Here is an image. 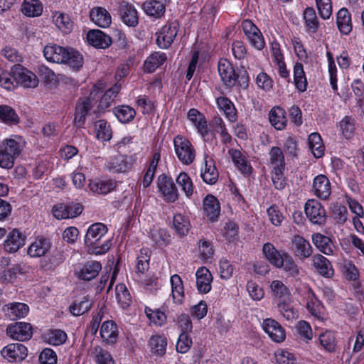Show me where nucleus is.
I'll list each match as a JSON object with an SVG mask.
<instances>
[{
  "instance_id": "393cba45",
  "label": "nucleus",
  "mask_w": 364,
  "mask_h": 364,
  "mask_svg": "<svg viewBox=\"0 0 364 364\" xmlns=\"http://www.w3.org/2000/svg\"><path fill=\"white\" fill-rule=\"evenodd\" d=\"M5 316L11 321L25 317L28 313V306L23 303H14L3 307Z\"/></svg>"
},
{
  "instance_id": "e2e57ef3",
  "label": "nucleus",
  "mask_w": 364,
  "mask_h": 364,
  "mask_svg": "<svg viewBox=\"0 0 364 364\" xmlns=\"http://www.w3.org/2000/svg\"><path fill=\"white\" fill-rule=\"evenodd\" d=\"M166 229H150L149 234L156 244L162 245L170 242V235H166Z\"/></svg>"
},
{
  "instance_id": "6e6d98bb",
  "label": "nucleus",
  "mask_w": 364,
  "mask_h": 364,
  "mask_svg": "<svg viewBox=\"0 0 364 364\" xmlns=\"http://www.w3.org/2000/svg\"><path fill=\"white\" fill-rule=\"evenodd\" d=\"M46 341L53 346H59L65 342L67 334L62 330H50L46 335Z\"/></svg>"
},
{
  "instance_id": "ea45409f",
  "label": "nucleus",
  "mask_w": 364,
  "mask_h": 364,
  "mask_svg": "<svg viewBox=\"0 0 364 364\" xmlns=\"http://www.w3.org/2000/svg\"><path fill=\"white\" fill-rule=\"evenodd\" d=\"M21 11L29 17L38 16L42 14L43 5L38 0H24L21 6Z\"/></svg>"
},
{
  "instance_id": "a878e982",
  "label": "nucleus",
  "mask_w": 364,
  "mask_h": 364,
  "mask_svg": "<svg viewBox=\"0 0 364 364\" xmlns=\"http://www.w3.org/2000/svg\"><path fill=\"white\" fill-rule=\"evenodd\" d=\"M132 162L130 159L124 155L114 157L109 161L106 167L112 173H123L132 168Z\"/></svg>"
},
{
  "instance_id": "f257e3e1",
  "label": "nucleus",
  "mask_w": 364,
  "mask_h": 364,
  "mask_svg": "<svg viewBox=\"0 0 364 364\" xmlns=\"http://www.w3.org/2000/svg\"><path fill=\"white\" fill-rule=\"evenodd\" d=\"M173 145L178 159L186 165H189L195 159V149L191 143L185 137L177 135L173 139Z\"/></svg>"
},
{
  "instance_id": "338daca9",
  "label": "nucleus",
  "mask_w": 364,
  "mask_h": 364,
  "mask_svg": "<svg viewBox=\"0 0 364 364\" xmlns=\"http://www.w3.org/2000/svg\"><path fill=\"white\" fill-rule=\"evenodd\" d=\"M145 313L151 321L159 326H161L166 319L165 314L159 309L152 310L150 308L146 307Z\"/></svg>"
},
{
  "instance_id": "20e7f679",
  "label": "nucleus",
  "mask_w": 364,
  "mask_h": 364,
  "mask_svg": "<svg viewBox=\"0 0 364 364\" xmlns=\"http://www.w3.org/2000/svg\"><path fill=\"white\" fill-rule=\"evenodd\" d=\"M13 73H14L17 85H21L23 87L34 88L38 85L37 76L21 65H14Z\"/></svg>"
},
{
  "instance_id": "dca6fc26",
  "label": "nucleus",
  "mask_w": 364,
  "mask_h": 364,
  "mask_svg": "<svg viewBox=\"0 0 364 364\" xmlns=\"http://www.w3.org/2000/svg\"><path fill=\"white\" fill-rule=\"evenodd\" d=\"M291 249L295 256L301 260L309 257L312 254V247L304 237L296 235L291 242Z\"/></svg>"
},
{
  "instance_id": "f3484780",
  "label": "nucleus",
  "mask_w": 364,
  "mask_h": 364,
  "mask_svg": "<svg viewBox=\"0 0 364 364\" xmlns=\"http://www.w3.org/2000/svg\"><path fill=\"white\" fill-rule=\"evenodd\" d=\"M102 269L100 262L97 261H89L82 267L75 270V274L77 278L85 281H90L95 278Z\"/></svg>"
},
{
  "instance_id": "a18cd8bd",
  "label": "nucleus",
  "mask_w": 364,
  "mask_h": 364,
  "mask_svg": "<svg viewBox=\"0 0 364 364\" xmlns=\"http://www.w3.org/2000/svg\"><path fill=\"white\" fill-rule=\"evenodd\" d=\"M92 306V301L88 296L83 297V299L79 302H73L69 307L70 312L75 316L82 315L87 312Z\"/></svg>"
},
{
  "instance_id": "0eeeda50",
  "label": "nucleus",
  "mask_w": 364,
  "mask_h": 364,
  "mask_svg": "<svg viewBox=\"0 0 364 364\" xmlns=\"http://www.w3.org/2000/svg\"><path fill=\"white\" fill-rule=\"evenodd\" d=\"M119 14L122 22L128 26L134 27L138 24L137 11L132 3L122 1L119 6Z\"/></svg>"
},
{
  "instance_id": "473e14b6",
  "label": "nucleus",
  "mask_w": 364,
  "mask_h": 364,
  "mask_svg": "<svg viewBox=\"0 0 364 364\" xmlns=\"http://www.w3.org/2000/svg\"><path fill=\"white\" fill-rule=\"evenodd\" d=\"M62 63L67 65L73 70H78L82 67L83 57L75 49L69 48L65 55V59L63 60Z\"/></svg>"
},
{
  "instance_id": "13d9d810",
  "label": "nucleus",
  "mask_w": 364,
  "mask_h": 364,
  "mask_svg": "<svg viewBox=\"0 0 364 364\" xmlns=\"http://www.w3.org/2000/svg\"><path fill=\"white\" fill-rule=\"evenodd\" d=\"M24 265L21 264H14L11 268L4 269L1 272V278L7 282H13L17 277V274H23Z\"/></svg>"
},
{
  "instance_id": "9b49d317",
  "label": "nucleus",
  "mask_w": 364,
  "mask_h": 364,
  "mask_svg": "<svg viewBox=\"0 0 364 364\" xmlns=\"http://www.w3.org/2000/svg\"><path fill=\"white\" fill-rule=\"evenodd\" d=\"M23 146L24 141L19 136L5 139L0 143V149L4 153L11 154V157L14 159L19 156Z\"/></svg>"
},
{
  "instance_id": "4d7b16f0",
  "label": "nucleus",
  "mask_w": 364,
  "mask_h": 364,
  "mask_svg": "<svg viewBox=\"0 0 364 364\" xmlns=\"http://www.w3.org/2000/svg\"><path fill=\"white\" fill-rule=\"evenodd\" d=\"M270 287L274 296L278 298V301L284 300L290 297L289 291L281 281H273L270 285Z\"/></svg>"
},
{
  "instance_id": "5fc2aeb1",
  "label": "nucleus",
  "mask_w": 364,
  "mask_h": 364,
  "mask_svg": "<svg viewBox=\"0 0 364 364\" xmlns=\"http://www.w3.org/2000/svg\"><path fill=\"white\" fill-rule=\"evenodd\" d=\"M0 86L7 90H14L16 86V80L13 73V67L10 72L4 71L0 68Z\"/></svg>"
},
{
  "instance_id": "9d476101",
  "label": "nucleus",
  "mask_w": 364,
  "mask_h": 364,
  "mask_svg": "<svg viewBox=\"0 0 364 364\" xmlns=\"http://www.w3.org/2000/svg\"><path fill=\"white\" fill-rule=\"evenodd\" d=\"M218 70L225 86L232 87L236 85V71L230 61L226 59L220 60Z\"/></svg>"
},
{
  "instance_id": "cd10ccee",
  "label": "nucleus",
  "mask_w": 364,
  "mask_h": 364,
  "mask_svg": "<svg viewBox=\"0 0 364 364\" xmlns=\"http://www.w3.org/2000/svg\"><path fill=\"white\" fill-rule=\"evenodd\" d=\"M313 265L318 272L327 278L333 277V269L329 260L321 255H316L313 257Z\"/></svg>"
},
{
  "instance_id": "bb28decb",
  "label": "nucleus",
  "mask_w": 364,
  "mask_h": 364,
  "mask_svg": "<svg viewBox=\"0 0 364 364\" xmlns=\"http://www.w3.org/2000/svg\"><path fill=\"white\" fill-rule=\"evenodd\" d=\"M200 176L208 184H214L218 178V172L215 166L214 161L208 156H205V167L201 171Z\"/></svg>"
},
{
  "instance_id": "b1692460",
  "label": "nucleus",
  "mask_w": 364,
  "mask_h": 364,
  "mask_svg": "<svg viewBox=\"0 0 364 364\" xmlns=\"http://www.w3.org/2000/svg\"><path fill=\"white\" fill-rule=\"evenodd\" d=\"M196 286L200 292L208 293L211 289L213 277L210 271L205 267H200L196 273Z\"/></svg>"
},
{
  "instance_id": "4be33fe9",
  "label": "nucleus",
  "mask_w": 364,
  "mask_h": 364,
  "mask_svg": "<svg viewBox=\"0 0 364 364\" xmlns=\"http://www.w3.org/2000/svg\"><path fill=\"white\" fill-rule=\"evenodd\" d=\"M90 20L97 26L107 28L112 23L110 14L103 7H95L90 11Z\"/></svg>"
},
{
  "instance_id": "680f3d73",
  "label": "nucleus",
  "mask_w": 364,
  "mask_h": 364,
  "mask_svg": "<svg viewBox=\"0 0 364 364\" xmlns=\"http://www.w3.org/2000/svg\"><path fill=\"white\" fill-rule=\"evenodd\" d=\"M166 341L165 338L154 336L151 338L150 346L153 353L162 355L166 352Z\"/></svg>"
},
{
  "instance_id": "f8f14e48",
  "label": "nucleus",
  "mask_w": 364,
  "mask_h": 364,
  "mask_svg": "<svg viewBox=\"0 0 364 364\" xmlns=\"http://www.w3.org/2000/svg\"><path fill=\"white\" fill-rule=\"evenodd\" d=\"M331 183L323 174L316 176L313 181V191L316 197L321 200H327L331 195Z\"/></svg>"
},
{
  "instance_id": "864d4df0",
  "label": "nucleus",
  "mask_w": 364,
  "mask_h": 364,
  "mask_svg": "<svg viewBox=\"0 0 364 364\" xmlns=\"http://www.w3.org/2000/svg\"><path fill=\"white\" fill-rule=\"evenodd\" d=\"M95 129L97 137L102 141H109L112 138V129L110 126L104 119H100L95 123Z\"/></svg>"
},
{
  "instance_id": "6ab92c4d",
  "label": "nucleus",
  "mask_w": 364,
  "mask_h": 364,
  "mask_svg": "<svg viewBox=\"0 0 364 364\" xmlns=\"http://www.w3.org/2000/svg\"><path fill=\"white\" fill-rule=\"evenodd\" d=\"M87 40L92 46L97 48H107L112 44V38L100 30H92L87 34Z\"/></svg>"
},
{
  "instance_id": "49530a36",
  "label": "nucleus",
  "mask_w": 364,
  "mask_h": 364,
  "mask_svg": "<svg viewBox=\"0 0 364 364\" xmlns=\"http://www.w3.org/2000/svg\"><path fill=\"white\" fill-rule=\"evenodd\" d=\"M172 296L176 303L181 304L184 297L183 286L181 278L178 274L171 277Z\"/></svg>"
},
{
  "instance_id": "5701e85b",
  "label": "nucleus",
  "mask_w": 364,
  "mask_h": 364,
  "mask_svg": "<svg viewBox=\"0 0 364 364\" xmlns=\"http://www.w3.org/2000/svg\"><path fill=\"white\" fill-rule=\"evenodd\" d=\"M51 247L49 239L43 236L38 237L28 249V254L33 257L45 255Z\"/></svg>"
},
{
  "instance_id": "aec40b11",
  "label": "nucleus",
  "mask_w": 364,
  "mask_h": 364,
  "mask_svg": "<svg viewBox=\"0 0 364 364\" xmlns=\"http://www.w3.org/2000/svg\"><path fill=\"white\" fill-rule=\"evenodd\" d=\"M188 119L193 123L198 132L205 138L209 133L207 120L201 112L198 109L192 108L187 114Z\"/></svg>"
},
{
  "instance_id": "7ed1b4c3",
  "label": "nucleus",
  "mask_w": 364,
  "mask_h": 364,
  "mask_svg": "<svg viewBox=\"0 0 364 364\" xmlns=\"http://www.w3.org/2000/svg\"><path fill=\"white\" fill-rule=\"evenodd\" d=\"M6 331L12 339L18 341H28L33 336L32 326L26 322L11 323L7 326Z\"/></svg>"
},
{
  "instance_id": "bf43d9fd",
  "label": "nucleus",
  "mask_w": 364,
  "mask_h": 364,
  "mask_svg": "<svg viewBox=\"0 0 364 364\" xmlns=\"http://www.w3.org/2000/svg\"><path fill=\"white\" fill-rule=\"evenodd\" d=\"M0 119L6 123L16 124L18 122V117L9 106H0Z\"/></svg>"
},
{
  "instance_id": "6e6552de",
  "label": "nucleus",
  "mask_w": 364,
  "mask_h": 364,
  "mask_svg": "<svg viewBox=\"0 0 364 364\" xmlns=\"http://www.w3.org/2000/svg\"><path fill=\"white\" fill-rule=\"evenodd\" d=\"M1 354L9 362L21 361L26 358L28 350L21 343H11L1 350Z\"/></svg>"
},
{
  "instance_id": "de8ad7c7",
  "label": "nucleus",
  "mask_w": 364,
  "mask_h": 364,
  "mask_svg": "<svg viewBox=\"0 0 364 364\" xmlns=\"http://www.w3.org/2000/svg\"><path fill=\"white\" fill-rule=\"evenodd\" d=\"M303 16L308 31L316 33L318 28V21L315 10L311 7H308L304 10Z\"/></svg>"
},
{
  "instance_id": "72a5a7b5",
  "label": "nucleus",
  "mask_w": 364,
  "mask_h": 364,
  "mask_svg": "<svg viewBox=\"0 0 364 364\" xmlns=\"http://www.w3.org/2000/svg\"><path fill=\"white\" fill-rule=\"evenodd\" d=\"M277 308L280 314L288 321L298 318L299 313L291 304V297L278 301Z\"/></svg>"
},
{
  "instance_id": "c03bdc74",
  "label": "nucleus",
  "mask_w": 364,
  "mask_h": 364,
  "mask_svg": "<svg viewBox=\"0 0 364 364\" xmlns=\"http://www.w3.org/2000/svg\"><path fill=\"white\" fill-rule=\"evenodd\" d=\"M309 146L316 158H321L324 154V146L318 133H311L309 136Z\"/></svg>"
},
{
  "instance_id": "2eb2a0df",
  "label": "nucleus",
  "mask_w": 364,
  "mask_h": 364,
  "mask_svg": "<svg viewBox=\"0 0 364 364\" xmlns=\"http://www.w3.org/2000/svg\"><path fill=\"white\" fill-rule=\"evenodd\" d=\"M203 212L208 219L212 222L218 220L220 214V205L218 200L213 195H208L203 200Z\"/></svg>"
},
{
  "instance_id": "423d86ee",
  "label": "nucleus",
  "mask_w": 364,
  "mask_h": 364,
  "mask_svg": "<svg viewBox=\"0 0 364 364\" xmlns=\"http://www.w3.org/2000/svg\"><path fill=\"white\" fill-rule=\"evenodd\" d=\"M178 28L177 22L164 26L156 39L157 45L161 48H167L173 42L178 33Z\"/></svg>"
},
{
  "instance_id": "4c0bfd02",
  "label": "nucleus",
  "mask_w": 364,
  "mask_h": 364,
  "mask_svg": "<svg viewBox=\"0 0 364 364\" xmlns=\"http://www.w3.org/2000/svg\"><path fill=\"white\" fill-rule=\"evenodd\" d=\"M337 26L343 34H348L352 30L351 18L348 9L343 8L337 13Z\"/></svg>"
},
{
  "instance_id": "412c9836",
  "label": "nucleus",
  "mask_w": 364,
  "mask_h": 364,
  "mask_svg": "<svg viewBox=\"0 0 364 364\" xmlns=\"http://www.w3.org/2000/svg\"><path fill=\"white\" fill-rule=\"evenodd\" d=\"M26 236L20 232L18 229H13L7 236L4 247L6 252H16L21 247L24 245Z\"/></svg>"
},
{
  "instance_id": "58836bf2",
  "label": "nucleus",
  "mask_w": 364,
  "mask_h": 364,
  "mask_svg": "<svg viewBox=\"0 0 364 364\" xmlns=\"http://www.w3.org/2000/svg\"><path fill=\"white\" fill-rule=\"evenodd\" d=\"M113 113L117 119L124 124L132 122L136 115L135 109L128 105H120L114 107Z\"/></svg>"
},
{
  "instance_id": "8fccbe9b",
  "label": "nucleus",
  "mask_w": 364,
  "mask_h": 364,
  "mask_svg": "<svg viewBox=\"0 0 364 364\" xmlns=\"http://www.w3.org/2000/svg\"><path fill=\"white\" fill-rule=\"evenodd\" d=\"M270 164L273 169H284V156L282 149L278 146H273L269 151Z\"/></svg>"
},
{
  "instance_id": "7c9ffc66",
  "label": "nucleus",
  "mask_w": 364,
  "mask_h": 364,
  "mask_svg": "<svg viewBox=\"0 0 364 364\" xmlns=\"http://www.w3.org/2000/svg\"><path fill=\"white\" fill-rule=\"evenodd\" d=\"M100 335L107 343H115L118 336L117 324L113 321H105L101 326Z\"/></svg>"
},
{
  "instance_id": "f03ea898",
  "label": "nucleus",
  "mask_w": 364,
  "mask_h": 364,
  "mask_svg": "<svg viewBox=\"0 0 364 364\" xmlns=\"http://www.w3.org/2000/svg\"><path fill=\"white\" fill-rule=\"evenodd\" d=\"M157 186L166 202L174 203L178 199V191L171 178L160 175L157 178Z\"/></svg>"
},
{
  "instance_id": "c756f323",
  "label": "nucleus",
  "mask_w": 364,
  "mask_h": 364,
  "mask_svg": "<svg viewBox=\"0 0 364 364\" xmlns=\"http://www.w3.org/2000/svg\"><path fill=\"white\" fill-rule=\"evenodd\" d=\"M219 109L223 111L226 118L231 122L237 119V112L234 104L226 97H219L216 99Z\"/></svg>"
},
{
  "instance_id": "c9c22d12",
  "label": "nucleus",
  "mask_w": 364,
  "mask_h": 364,
  "mask_svg": "<svg viewBox=\"0 0 364 364\" xmlns=\"http://www.w3.org/2000/svg\"><path fill=\"white\" fill-rule=\"evenodd\" d=\"M263 253L266 259L274 267H281L283 264V257L271 243H266L263 246Z\"/></svg>"
},
{
  "instance_id": "a211bd4d",
  "label": "nucleus",
  "mask_w": 364,
  "mask_h": 364,
  "mask_svg": "<svg viewBox=\"0 0 364 364\" xmlns=\"http://www.w3.org/2000/svg\"><path fill=\"white\" fill-rule=\"evenodd\" d=\"M68 48L57 44H48L44 47L43 55L48 61L61 63Z\"/></svg>"
},
{
  "instance_id": "f704fd0d",
  "label": "nucleus",
  "mask_w": 364,
  "mask_h": 364,
  "mask_svg": "<svg viewBox=\"0 0 364 364\" xmlns=\"http://www.w3.org/2000/svg\"><path fill=\"white\" fill-rule=\"evenodd\" d=\"M142 9L147 15L158 18L164 15L166 7L159 1L149 0L143 3Z\"/></svg>"
},
{
  "instance_id": "c85d7f7f",
  "label": "nucleus",
  "mask_w": 364,
  "mask_h": 364,
  "mask_svg": "<svg viewBox=\"0 0 364 364\" xmlns=\"http://www.w3.org/2000/svg\"><path fill=\"white\" fill-rule=\"evenodd\" d=\"M232 161L235 165L238 168L241 173L244 174H250L252 171V166L247 160L245 156L239 150L235 149H230L228 151Z\"/></svg>"
},
{
  "instance_id": "052dcab7",
  "label": "nucleus",
  "mask_w": 364,
  "mask_h": 364,
  "mask_svg": "<svg viewBox=\"0 0 364 364\" xmlns=\"http://www.w3.org/2000/svg\"><path fill=\"white\" fill-rule=\"evenodd\" d=\"M355 119L350 116H346L340 122V128L346 139H350L355 131Z\"/></svg>"
},
{
  "instance_id": "2f4dec72",
  "label": "nucleus",
  "mask_w": 364,
  "mask_h": 364,
  "mask_svg": "<svg viewBox=\"0 0 364 364\" xmlns=\"http://www.w3.org/2000/svg\"><path fill=\"white\" fill-rule=\"evenodd\" d=\"M269 119L272 126L277 130H282L286 127L285 111L279 107H274L270 110Z\"/></svg>"
},
{
  "instance_id": "a19ab883",
  "label": "nucleus",
  "mask_w": 364,
  "mask_h": 364,
  "mask_svg": "<svg viewBox=\"0 0 364 364\" xmlns=\"http://www.w3.org/2000/svg\"><path fill=\"white\" fill-rule=\"evenodd\" d=\"M89 187L95 193L105 195L114 189L115 183L110 180H94L90 182Z\"/></svg>"
},
{
  "instance_id": "37998d69",
  "label": "nucleus",
  "mask_w": 364,
  "mask_h": 364,
  "mask_svg": "<svg viewBox=\"0 0 364 364\" xmlns=\"http://www.w3.org/2000/svg\"><path fill=\"white\" fill-rule=\"evenodd\" d=\"M294 80L296 89L300 92H304L307 88V80L304 70L303 65L296 63L294 67Z\"/></svg>"
},
{
  "instance_id": "774afa93",
  "label": "nucleus",
  "mask_w": 364,
  "mask_h": 364,
  "mask_svg": "<svg viewBox=\"0 0 364 364\" xmlns=\"http://www.w3.org/2000/svg\"><path fill=\"white\" fill-rule=\"evenodd\" d=\"M278 364H296V358L293 353L287 350H280L275 354Z\"/></svg>"
},
{
  "instance_id": "79ce46f5",
  "label": "nucleus",
  "mask_w": 364,
  "mask_h": 364,
  "mask_svg": "<svg viewBox=\"0 0 364 364\" xmlns=\"http://www.w3.org/2000/svg\"><path fill=\"white\" fill-rule=\"evenodd\" d=\"M312 240L316 247L323 253L330 255L333 252V243L329 237L317 233L313 235Z\"/></svg>"
},
{
  "instance_id": "1a4fd4ad",
  "label": "nucleus",
  "mask_w": 364,
  "mask_h": 364,
  "mask_svg": "<svg viewBox=\"0 0 364 364\" xmlns=\"http://www.w3.org/2000/svg\"><path fill=\"white\" fill-rule=\"evenodd\" d=\"M92 103L90 97L80 98L75 106L74 124L77 128L83 127L88 112L92 109Z\"/></svg>"
},
{
  "instance_id": "69168bd1",
  "label": "nucleus",
  "mask_w": 364,
  "mask_h": 364,
  "mask_svg": "<svg viewBox=\"0 0 364 364\" xmlns=\"http://www.w3.org/2000/svg\"><path fill=\"white\" fill-rule=\"evenodd\" d=\"M321 345L328 352H332L335 349V338L331 331H326L319 336Z\"/></svg>"
},
{
  "instance_id": "4468645a",
  "label": "nucleus",
  "mask_w": 364,
  "mask_h": 364,
  "mask_svg": "<svg viewBox=\"0 0 364 364\" xmlns=\"http://www.w3.org/2000/svg\"><path fill=\"white\" fill-rule=\"evenodd\" d=\"M65 251L61 248H55L48 256L41 261V267L46 270H53L65 259Z\"/></svg>"
},
{
  "instance_id": "0e129e2a",
  "label": "nucleus",
  "mask_w": 364,
  "mask_h": 364,
  "mask_svg": "<svg viewBox=\"0 0 364 364\" xmlns=\"http://www.w3.org/2000/svg\"><path fill=\"white\" fill-rule=\"evenodd\" d=\"M316 2L320 16L323 19H328L332 14L331 1L316 0Z\"/></svg>"
},
{
  "instance_id": "09e8293b",
  "label": "nucleus",
  "mask_w": 364,
  "mask_h": 364,
  "mask_svg": "<svg viewBox=\"0 0 364 364\" xmlns=\"http://www.w3.org/2000/svg\"><path fill=\"white\" fill-rule=\"evenodd\" d=\"M120 85L115 84L108 90H107L102 95L100 100L99 108L104 110L111 106L112 102L114 101L117 95L120 90Z\"/></svg>"
},
{
  "instance_id": "39448f33",
  "label": "nucleus",
  "mask_w": 364,
  "mask_h": 364,
  "mask_svg": "<svg viewBox=\"0 0 364 364\" xmlns=\"http://www.w3.org/2000/svg\"><path fill=\"white\" fill-rule=\"evenodd\" d=\"M305 213L309 220L314 225H322L326 222V211L321 204L315 200H309L306 202Z\"/></svg>"
},
{
  "instance_id": "603ef678",
  "label": "nucleus",
  "mask_w": 364,
  "mask_h": 364,
  "mask_svg": "<svg viewBox=\"0 0 364 364\" xmlns=\"http://www.w3.org/2000/svg\"><path fill=\"white\" fill-rule=\"evenodd\" d=\"M176 181L188 198H190L193 195V185L191 178L186 173H180L177 176Z\"/></svg>"
},
{
  "instance_id": "3c124183",
  "label": "nucleus",
  "mask_w": 364,
  "mask_h": 364,
  "mask_svg": "<svg viewBox=\"0 0 364 364\" xmlns=\"http://www.w3.org/2000/svg\"><path fill=\"white\" fill-rule=\"evenodd\" d=\"M115 293L117 301L123 309H126L129 306L132 301V297L124 284H117L115 287Z\"/></svg>"
},
{
  "instance_id": "ddd939ff",
  "label": "nucleus",
  "mask_w": 364,
  "mask_h": 364,
  "mask_svg": "<svg viewBox=\"0 0 364 364\" xmlns=\"http://www.w3.org/2000/svg\"><path fill=\"white\" fill-rule=\"evenodd\" d=\"M263 329L272 339V341L279 343L285 339L286 334L282 326L275 320L267 318L263 321Z\"/></svg>"
},
{
  "instance_id": "e433bc0d",
  "label": "nucleus",
  "mask_w": 364,
  "mask_h": 364,
  "mask_svg": "<svg viewBox=\"0 0 364 364\" xmlns=\"http://www.w3.org/2000/svg\"><path fill=\"white\" fill-rule=\"evenodd\" d=\"M166 60V55L164 53L155 52L151 54L144 64V70L147 73H153Z\"/></svg>"
}]
</instances>
